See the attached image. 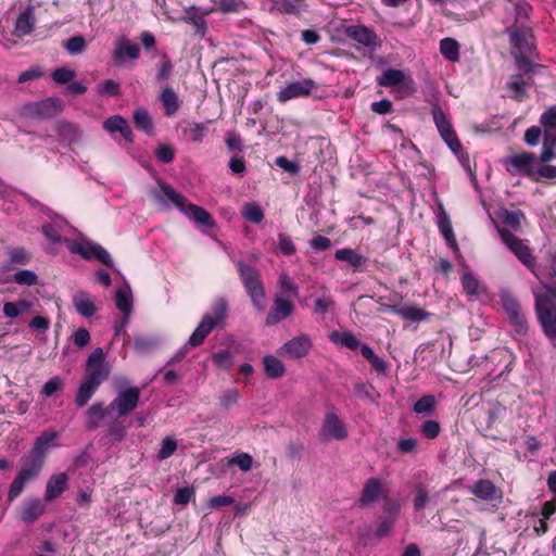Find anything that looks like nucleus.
Segmentation results:
<instances>
[{"mask_svg":"<svg viewBox=\"0 0 556 556\" xmlns=\"http://www.w3.org/2000/svg\"><path fill=\"white\" fill-rule=\"evenodd\" d=\"M140 388L136 386L122 387L115 399L104 407L102 403H93L86 412V426L89 430H96L100 426V420L106 416L116 413L117 417H126L134 412L140 401Z\"/></svg>","mask_w":556,"mask_h":556,"instance_id":"f257e3e1","label":"nucleus"},{"mask_svg":"<svg viewBox=\"0 0 556 556\" xmlns=\"http://www.w3.org/2000/svg\"><path fill=\"white\" fill-rule=\"evenodd\" d=\"M509 36L513 47L511 54L516 65L523 74H529L542 70L543 66L533 63L532 58L535 54V43L532 29L529 25H510L505 30Z\"/></svg>","mask_w":556,"mask_h":556,"instance_id":"f03ea898","label":"nucleus"},{"mask_svg":"<svg viewBox=\"0 0 556 556\" xmlns=\"http://www.w3.org/2000/svg\"><path fill=\"white\" fill-rule=\"evenodd\" d=\"M109 374L110 368L105 363L103 350L101 348L94 349L87 358L86 377L81 381L75 396V403L78 407H83L89 402Z\"/></svg>","mask_w":556,"mask_h":556,"instance_id":"7ed1b4c3","label":"nucleus"},{"mask_svg":"<svg viewBox=\"0 0 556 556\" xmlns=\"http://www.w3.org/2000/svg\"><path fill=\"white\" fill-rule=\"evenodd\" d=\"M151 194L164 206L174 204L185 215L200 225L208 228H213L215 226L212 215L206 210L195 204L187 203V199L169 185L159 182V189H153Z\"/></svg>","mask_w":556,"mask_h":556,"instance_id":"20e7f679","label":"nucleus"},{"mask_svg":"<svg viewBox=\"0 0 556 556\" xmlns=\"http://www.w3.org/2000/svg\"><path fill=\"white\" fill-rule=\"evenodd\" d=\"M236 266L253 306L257 311H264L266 307L265 289L258 269L245 264L243 261L236 262Z\"/></svg>","mask_w":556,"mask_h":556,"instance_id":"39448f33","label":"nucleus"},{"mask_svg":"<svg viewBox=\"0 0 556 556\" xmlns=\"http://www.w3.org/2000/svg\"><path fill=\"white\" fill-rule=\"evenodd\" d=\"M43 465L45 464L41 460H38L28 455H24L21 458V469L9 486V502H13L15 498H17L22 494L25 485L39 477Z\"/></svg>","mask_w":556,"mask_h":556,"instance_id":"423d86ee","label":"nucleus"},{"mask_svg":"<svg viewBox=\"0 0 556 556\" xmlns=\"http://www.w3.org/2000/svg\"><path fill=\"white\" fill-rule=\"evenodd\" d=\"M43 465L45 464L41 460H38L28 455H24L21 458V469L9 486V502H13L15 498H17L22 494L25 485L39 477Z\"/></svg>","mask_w":556,"mask_h":556,"instance_id":"0eeeda50","label":"nucleus"},{"mask_svg":"<svg viewBox=\"0 0 556 556\" xmlns=\"http://www.w3.org/2000/svg\"><path fill=\"white\" fill-rule=\"evenodd\" d=\"M226 314L227 302L224 299H219L213 307V315L205 314L202 317L200 324L190 336L188 344L192 348L201 345L212 330L224 323Z\"/></svg>","mask_w":556,"mask_h":556,"instance_id":"6e6552de","label":"nucleus"},{"mask_svg":"<svg viewBox=\"0 0 556 556\" xmlns=\"http://www.w3.org/2000/svg\"><path fill=\"white\" fill-rule=\"evenodd\" d=\"M538 159L531 152H522L508 156L504 160L506 169L511 175H522L538 181L535 177V166Z\"/></svg>","mask_w":556,"mask_h":556,"instance_id":"1a4fd4ad","label":"nucleus"},{"mask_svg":"<svg viewBox=\"0 0 556 556\" xmlns=\"http://www.w3.org/2000/svg\"><path fill=\"white\" fill-rule=\"evenodd\" d=\"M63 109L62 101L56 98H48L38 102L24 104L22 114L26 117L49 119L58 115Z\"/></svg>","mask_w":556,"mask_h":556,"instance_id":"9d476101","label":"nucleus"},{"mask_svg":"<svg viewBox=\"0 0 556 556\" xmlns=\"http://www.w3.org/2000/svg\"><path fill=\"white\" fill-rule=\"evenodd\" d=\"M73 254H79L85 260L96 258L108 267H113V260L109 252L100 244L91 241H70L67 245Z\"/></svg>","mask_w":556,"mask_h":556,"instance_id":"9b49d317","label":"nucleus"},{"mask_svg":"<svg viewBox=\"0 0 556 556\" xmlns=\"http://www.w3.org/2000/svg\"><path fill=\"white\" fill-rule=\"evenodd\" d=\"M535 312L543 332L548 338H556V306L548 299L535 294Z\"/></svg>","mask_w":556,"mask_h":556,"instance_id":"f8f14e48","label":"nucleus"},{"mask_svg":"<svg viewBox=\"0 0 556 556\" xmlns=\"http://www.w3.org/2000/svg\"><path fill=\"white\" fill-rule=\"evenodd\" d=\"M498 233L508 250L511 251L523 265H526L532 273H534V257L532 256V253L525 241L515 237L509 230L505 228L498 229Z\"/></svg>","mask_w":556,"mask_h":556,"instance_id":"ddd939ff","label":"nucleus"},{"mask_svg":"<svg viewBox=\"0 0 556 556\" xmlns=\"http://www.w3.org/2000/svg\"><path fill=\"white\" fill-rule=\"evenodd\" d=\"M432 116L433 122L444 142L448 146L453 153H455L456 155L459 154L462 152V144L450 121L447 119L444 112L439 105H434L432 108Z\"/></svg>","mask_w":556,"mask_h":556,"instance_id":"4468645a","label":"nucleus"},{"mask_svg":"<svg viewBox=\"0 0 556 556\" xmlns=\"http://www.w3.org/2000/svg\"><path fill=\"white\" fill-rule=\"evenodd\" d=\"M140 56V47L126 36H119L114 42L112 59L114 65L123 66L127 60L135 61Z\"/></svg>","mask_w":556,"mask_h":556,"instance_id":"2eb2a0df","label":"nucleus"},{"mask_svg":"<svg viewBox=\"0 0 556 556\" xmlns=\"http://www.w3.org/2000/svg\"><path fill=\"white\" fill-rule=\"evenodd\" d=\"M315 88L316 83L311 78L292 81L277 92V100L285 103L294 98L306 97Z\"/></svg>","mask_w":556,"mask_h":556,"instance_id":"dca6fc26","label":"nucleus"},{"mask_svg":"<svg viewBox=\"0 0 556 556\" xmlns=\"http://www.w3.org/2000/svg\"><path fill=\"white\" fill-rule=\"evenodd\" d=\"M388 496L389 491L382 485L381 480L372 477L366 480L358 504L361 507H367L379 500H387Z\"/></svg>","mask_w":556,"mask_h":556,"instance_id":"f3484780","label":"nucleus"},{"mask_svg":"<svg viewBox=\"0 0 556 556\" xmlns=\"http://www.w3.org/2000/svg\"><path fill=\"white\" fill-rule=\"evenodd\" d=\"M294 308V304L289 299L283 298L281 294H277L274 299L273 306L265 318V325L267 327H271L279 324L281 320L291 316Z\"/></svg>","mask_w":556,"mask_h":556,"instance_id":"a211bd4d","label":"nucleus"},{"mask_svg":"<svg viewBox=\"0 0 556 556\" xmlns=\"http://www.w3.org/2000/svg\"><path fill=\"white\" fill-rule=\"evenodd\" d=\"M312 348V341L307 334L298 336L286 342L280 349L279 354L296 359L306 356Z\"/></svg>","mask_w":556,"mask_h":556,"instance_id":"6ab92c4d","label":"nucleus"},{"mask_svg":"<svg viewBox=\"0 0 556 556\" xmlns=\"http://www.w3.org/2000/svg\"><path fill=\"white\" fill-rule=\"evenodd\" d=\"M469 490L475 496L486 502L501 503L503 498L502 490L488 479L475 481Z\"/></svg>","mask_w":556,"mask_h":556,"instance_id":"aec40b11","label":"nucleus"},{"mask_svg":"<svg viewBox=\"0 0 556 556\" xmlns=\"http://www.w3.org/2000/svg\"><path fill=\"white\" fill-rule=\"evenodd\" d=\"M54 130L58 132V140L67 147L80 142L83 130L75 124L67 121H59L54 124Z\"/></svg>","mask_w":556,"mask_h":556,"instance_id":"412c9836","label":"nucleus"},{"mask_svg":"<svg viewBox=\"0 0 556 556\" xmlns=\"http://www.w3.org/2000/svg\"><path fill=\"white\" fill-rule=\"evenodd\" d=\"M56 438L58 432L53 430L43 431L39 437L36 438L34 445L27 455L41 460L45 464L48 452L50 447L53 446V442L56 440Z\"/></svg>","mask_w":556,"mask_h":556,"instance_id":"4be33fe9","label":"nucleus"},{"mask_svg":"<svg viewBox=\"0 0 556 556\" xmlns=\"http://www.w3.org/2000/svg\"><path fill=\"white\" fill-rule=\"evenodd\" d=\"M325 439L343 440L348 437V430L337 414L327 413L321 429Z\"/></svg>","mask_w":556,"mask_h":556,"instance_id":"5701e85b","label":"nucleus"},{"mask_svg":"<svg viewBox=\"0 0 556 556\" xmlns=\"http://www.w3.org/2000/svg\"><path fill=\"white\" fill-rule=\"evenodd\" d=\"M349 38L365 47H375L378 43V37L372 29L364 25H352L345 29Z\"/></svg>","mask_w":556,"mask_h":556,"instance_id":"b1692460","label":"nucleus"},{"mask_svg":"<svg viewBox=\"0 0 556 556\" xmlns=\"http://www.w3.org/2000/svg\"><path fill=\"white\" fill-rule=\"evenodd\" d=\"M45 513V504L38 498H28L24 501L21 509V520L26 523H33L38 520Z\"/></svg>","mask_w":556,"mask_h":556,"instance_id":"393cba45","label":"nucleus"},{"mask_svg":"<svg viewBox=\"0 0 556 556\" xmlns=\"http://www.w3.org/2000/svg\"><path fill=\"white\" fill-rule=\"evenodd\" d=\"M73 306L85 318L92 317L97 312L93 298L86 291H78L74 294Z\"/></svg>","mask_w":556,"mask_h":556,"instance_id":"a878e982","label":"nucleus"},{"mask_svg":"<svg viewBox=\"0 0 556 556\" xmlns=\"http://www.w3.org/2000/svg\"><path fill=\"white\" fill-rule=\"evenodd\" d=\"M66 486L67 476L65 472L51 476L46 485L45 501L51 502L59 497L65 491Z\"/></svg>","mask_w":556,"mask_h":556,"instance_id":"bb28decb","label":"nucleus"},{"mask_svg":"<svg viewBox=\"0 0 556 556\" xmlns=\"http://www.w3.org/2000/svg\"><path fill=\"white\" fill-rule=\"evenodd\" d=\"M35 27L34 8L27 7L16 18L13 34L22 38L33 31Z\"/></svg>","mask_w":556,"mask_h":556,"instance_id":"cd10ccee","label":"nucleus"},{"mask_svg":"<svg viewBox=\"0 0 556 556\" xmlns=\"http://www.w3.org/2000/svg\"><path fill=\"white\" fill-rule=\"evenodd\" d=\"M334 258L346 262L355 271L363 270L367 258L350 248L339 249L334 253Z\"/></svg>","mask_w":556,"mask_h":556,"instance_id":"c85d7f7f","label":"nucleus"},{"mask_svg":"<svg viewBox=\"0 0 556 556\" xmlns=\"http://www.w3.org/2000/svg\"><path fill=\"white\" fill-rule=\"evenodd\" d=\"M439 497V494L435 493L432 496L429 494L428 488L422 484L418 483L414 488V500H413V506L415 511H422L429 504H437V498Z\"/></svg>","mask_w":556,"mask_h":556,"instance_id":"c756f323","label":"nucleus"},{"mask_svg":"<svg viewBox=\"0 0 556 556\" xmlns=\"http://www.w3.org/2000/svg\"><path fill=\"white\" fill-rule=\"evenodd\" d=\"M207 134V127L204 124L188 122L181 125V137L188 142H202Z\"/></svg>","mask_w":556,"mask_h":556,"instance_id":"7c9ffc66","label":"nucleus"},{"mask_svg":"<svg viewBox=\"0 0 556 556\" xmlns=\"http://www.w3.org/2000/svg\"><path fill=\"white\" fill-rule=\"evenodd\" d=\"M115 305L123 313L129 316L132 312V294L128 285L118 288L115 292Z\"/></svg>","mask_w":556,"mask_h":556,"instance_id":"2f4dec72","label":"nucleus"},{"mask_svg":"<svg viewBox=\"0 0 556 556\" xmlns=\"http://www.w3.org/2000/svg\"><path fill=\"white\" fill-rule=\"evenodd\" d=\"M408 76L401 70L388 68L381 76L378 77L377 83L382 87H395L406 81Z\"/></svg>","mask_w":556,"mask_h":556,"instance_id":"473e14b6","label":"nucleus"},{"mask_svg":"<svg viewBox=\"0 0 556 556\" xmlns=\"http://www.w3.org/2000/svg\"><path fill=\"white\" fill-rule=\"evenodd\" d=\"M264 370L268 378L277 379L283 376L285 374V365L283 363L274 355H266L263 358Z\"/></svg>","mask_w":556,"mask_h":556,"instance_id":"72a5a7b5","label":"nucleus"},{"mask_svg":"<svg viewBox=\"0 0 556 556\" xmlns=\"http://www.w3.org/2000/svg\"><path fill=\"white\" fill-rule=\"evenodd\" d=\"M134 123L135 126L142 130L148 136H152L154 134V126L152 118L149 112L146 109H139L134 112Z\"/></svg>","mask_w":556,"mask_h":556,"instance_id":"f704fd0d","label":"nucleus"},{"mask_svg":"<svg viewBox=\"0 0 556 556\" xmlns=\"http://www.w3.org/2000/svg\"><path fill=\"white\" fill-rule=\"evenodd\" d=\"M459 49L460 46L454 38L446 37L440 41V52L451 62L459 61Z\"/></svg>","mask_w":556,"mask_h":556,"instance_id":"c9c22d12","label":"nucleus"},{"mask_svg":"<svg viewBox=\"0 0 556 556\" xmlns=\"http://www.w3.org/2000/svg\"><path fill=\"white\" fill-rule=\"evenodd\" d=\"M515 11V21L511 25H529L528 20L531 12V5L525 0H509Z\"/></svg>","mask_w":556,"mask_h":556,"instance_id":"e433bc0d","label":"nucleus"},{"mask_svg":"<svg viewBox=\"0 0 556 556\" xmlns=\"http://www.w3.org/2000/svg\"><path fill=\"white\" fill-rule=\"evenodd\" d=\"M399 316L410 321H422L430 317V313L419 308L416 305H404L401 306Z\"/></svg>","mask_w":556,"mask_h":556,"instance_id":"4c0bfd02","label":"nucleus"},{"mask_svg":"<svg viewBox=\"0 0 556 556\" xmlns=\"http://www.w3.org/2000/svg\"><path fill=\"white\" fill-rule=\"evenodd\" d=\"M160 100L163 103L167 115H172L178 111L179 100L176 92L170 87L163 89Z\"/></svg>","mask_w":556,"mask_h":556,"instance_id":"58836bf2","label":"nucleus"},{"mask_svg":"<svg viewBox=\"0 0 556 556\" xmlns=\"http://www.w3.org/2000/svg\"><path fill=\"white\" fill-rule=\"evenodd\" d=\"M241 215L245 220L256 225L262 223L264 219L263 210L255 202L244 204L241 211Z\"/></svg>","mask_w":556,"mask_h":556,"instance_id":"ea45409f","label":"nucleus"},{"mask_svg":"<svg viewBox=\"0 0 556 556\" xmlns=\"http://www.w3.org/2000/svg\"><path fill=\"white\" fill-rule=\"evenodd\" d=\"M500 217L502 218L503 223L510 227L514 231H519L521 229V222L525 219V214L519 210H502Z\"/></svg>","mask_w":556,"mask_h":556,"instance_id":"a19ab883","label":"nucleus"},{"mask_svg":"<svg viewBox=\"0 0 556 556\" xmlns=\"http://www.w3.org/2000/svg\"><path fill=\"white\" fill-rule=\"evenodd\" d=\"M331 340L352 351H355L361 346V341L351 331H343L341 333L333 332Z\"/></svg>","mask_w":556,"mask_h":556,"instance_id":"79ce46f5","label":"nucleus"},{"mask_svg":"<svg viewBox=\"0 0 556 556\" xmlns=\"http://www.w3.org/2000/svg\"><path fill=\"white\" fill-rule=\"evenodd\" d=\"M174 65L172 60L167 54H163L161 59V64L156 71L155 80L157 84L162 85L167 81L173 74Z\"/></svg>","mask_w":556,"mask_h":556,"instance_id":"37998d69","label":"nucleus"},{"mask_svg":"<svg viewBox=\"0 0 556 556\" xmlns=\"http://www.w3.org/2000/svg\"><path fill=\"white\" fill-rule=\"evenodd\" d=\"M438 224H439V228H440L444 239L446 240V242L451 247L457 249V243H456V239H455V236L453 232L452 224H451L448 215L445 212L439 217Z\"/></svg>","mask_w":556,"mask_h":556,"instance_id":"c03bdc74","label":"nucleus"},{"mask_svg":"<svg viewBox=\"0 0 556 556\" xmlns=\"http://www.w3.org/2000/svg\"><path fill=\"white\" fill-rule=\"evenodd\" d=\"M108 434L111 437L112 441L115 442H122L127 434V428L118 419V417L108 425Z\"/></svg>","mask_w":556,"mask_h":556,"instance_id":"a18cd8bd","label":"nucleus"},{"mask_svg":"<svg viewBox=\"0 0 556 556\" xmlns=\"http://www.w3.org/2000/svg\"><path fill=\"white\" fill-rule=\"evenodd\" d=\"M354 389L358 397L366 399L371 403L376 402V400L379 397V393L376 391L372 384L357 381L354 384Z\"/></svg>","mask_w":556,"mask_h":556,"instance_id":"49530a36","label":"nucleus"},{"mask_svg":"<svg viewBox=\"0 0 556 556\" xmlns=\"http://www.w3.org/2000/svg\"><path fill=\"white\" fill-rule=\"evenodd\" d=\"M159 345L157 339L148 336H136L134 346L140 353H149Z\"/></svg>","mask_w":556,"mask_h":556,"instance_id":"de8ad7c7","label":"nucleus"},{"mask_svg":"<svg viewBox=\"0 0 556 556\" xmlns=\"http://www.w3.org/2000/svg\"><path fill=\"white\" fill-rule=\"evenodd\" d=\"M63 47L66 49V51L72 55H78L81 54L86 48L87 42L86 39L81 35H76L71 37Z\"/></svg>","mask_w":556,"mask_h":556,"instance_id":"09e8293b","label":"nucleus"},{"mask_svg":"<svg viewBox=\"0 0 556 556\" xmlns=\"http://www.w3.org/2000/svg\"><path fill=\"white\" fill-rule=\"evenodd\" d=\"M435 407V399L432 394L422 395L413 407L416 414H431Z\"/></svg>","mask_w":556,"mask_h":556,"instance_id":"8fccbe9b","label":"nucleus"},{"mask_svg":"<svg viewBox=\"0 0 556 556\" xmlns=\"http://www.w3.org/2000/svg\"><path fill=\"white\" fill-rule=\"evenodd\" d=\"M64 388V381L60 376H54L49 379L41 389V394L46 397L54 395L56 392Z\"/></svg>","mask_w":556,"mask_h":556,"instance_id":"3c124183","label":"nucleus"},{"mask_svg":"<svg viewBox=\"0 0 556 556\" xmlns=\"http://www.w3.org/2000/svg\"><path fill=\"white\" fill-rule=\"evenodd\" d=\"M500 298H501L502 305H503L505 312L507 313V315H510V314L521 311L519 302L508 291L501 292Z\"/></svg>","mask_w":556,"mask_h":556,"instance_id":"603ef678","label":"nucleus"},{"mask_svg":"<svg viewBox=\"0 0 556 556\" xmlns=\"http://www.w3.org/2000/svg\"><path fill=\"white\" fill-rule=\"evenodd\" d=\"M336 303L331 296L324 295L315 300L314 312L316 314L325 315L329 312H333Z\"/></svg>","mask_w":556,"mask_h":556,"instance_id":"864d4df0","label":"nucleus"},{"mask_svg":"<svg viewBox=\"0 0 556 556\" xmlns=\"http://www.w3.org/2000/svg\"><path fill=\"white\" fill-rule=\"evenodd\" d=\"M177 450V441L170 437L163 439L161 443V448L157 453V458L160 460L166 459L170 457L175 451Z\"/></svg>","mask_w":556,"mask_h":556,"instance_id":"5fc2aeb1","label":"nucleus"},{"mask_svg":"<svg viewBox=\"0 0 556 556\" xmlns=\"http://www.w3.org/2000/svg\"><path fill=\"white\" fill-rule=\"evenodd\" d=\"M228 465L238 466L242 471H249L253 465V458L248 453H240L228 460Z\"/></svg>","mask_w":556,"mask_h":556,"instance_id":"6e6d98bb","label":"nucleus"},{"mask_svg":"<svg viewBox=\"0 0 556 556\" xmlns=\"http://www.w3.org/2000/svg\"><path fill=\"white\" fill-rule=\"evenodd\" d=\"M383 501H384V503L382 506V516H386V517L396 521V519L400 515V510H401L400 502L395 501V500H389V497Z\"/></svg>","mask_w":556,"mask_h":556,"instance_id":"4d7b16f0","label":"nucleus"},{"mask_svg":"<svg viewBox=\"0 0 556 556\" xmlns=\"http://www.w3.org/2000/svg\"><path fill=\"white\" fill-rule=\"evenodd\" d=\"M98 92L105 97L118 96L121 92V85L113 79H106L98 86Z\"/></svg>","mask_w":556,"mask_h":556,"instance_id":"13d9d810","label":"nucleus"},{"mask_svg":"<svg viewBox=\"0 0 556 556\" xmlns=\"http://www.w3.org/2000/svg\"><path fill=\"white\" fill-rule=\"evenodd\" d=\"M14 281L21 286H34L37 283V275L29 269H22L14 274Z\"/></svg>","mask_w":556,"mask_h":556,"instance_id":"bf43d9fd","label":"nucleus"},{"mask_svg":"<svg viewBox=\"0 0 556 556\" xmlns=\"http://www.w3.org/2000/svg\"><path fill=\"white\" fill-rule=\"evenodd\" d=\"M528 84L520 75L511 76L507 87L515 92V99L520 100L525 96V87Z\"/></svg>","mask_w":556,"mask_h":556,"instance_id":"052dcab7","label":"nucleus"},{"mask_svg":"<svg viewBox=\"0 0 556 556\" xmlns=\"http://www.w3.org/2000/svg\"><path fill=\"white\" fill-rule=\"evenodd\" d=\"M75 77V72L68 67H58L52 73V79L59 85H64Z\"/></svg>","mask_w":556,"mask_h":556,"instance_id":"680f3d73","label":"nucleus"},{"mask_svg":"<svg viewBox=\"0 0 556 556\" xmlns=\"http://www.w3.org/2000/svg\"><path fill=\"white\" fill-rule=\"evenodd\" d=\"M239 396L240 394L237 389H228L219 397V404L224 409H229L238 402Z\"/></svg>","mask_w":556,"mask_h":556,"instance_id":"e2e57ef3","label":"nucleus"},{"mask_svg":"<svg viewBox=\"0 0 556 556\" xmlns=\"http://www.w3.org/2000/svg\"><path fill=\"white\" fill-rule=\"evenodd\" d=\"M395 525V520H392L386 516H381L378 519V526L376 530V536L377 538H386L388 536L391 531L393 530Z\"/></svg>","mask_w":556,"mask_h":556,"instance_id":"0e129e2a","label":"nucleus"},{"mask_svg":"<svg viewBox=\"0 0 556 556\" xmlns=\"http://www.w3.org/2000/svg\"><path fill=\"white\" fill-rule=\"evenodd\" d=\"M440 430H441L440 424L437 420H432V419L426 420L421 425V429H420L422 435L427 439L437 438L440 433Z\"/></svg>","mask_w":556,"mask_h":556,"instance_id":"69168bd1","label":"nucleus"},{"mask_svg":"<svg viewBox=\"0 0 556 556\" xmlns=\"http://www.w3.org/2000/svg\"><path fill=\"white\" fill-rule=\"evenodd\" d=\"M535 177L538 180L542 179H555L556 178V166L549 164H538L535 166Z\"/></svg>","mask_w":556,"mask_h":556,"instance_id":"338daca9","label":"nucleus"},{"mask_svg":"<svg viewBox=\"0 0 556 556\" xmlns=\"http://www.w3.org/2000/svg\"><path fill=\"white\" fill-rule=\"evenodd\" d=\"M543 128H556V105L548 108L540 117Z\"/></svg>","mask_w":556,"mask_h":556,"instance_id":"774afa93","label":"nucleus"}]
</instances>
